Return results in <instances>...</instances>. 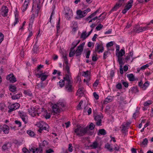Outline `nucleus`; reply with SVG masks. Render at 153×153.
Segmentation results:
<instances>
[{
	"label": "nucleus",
	"instance_id": "1",
	"mask_svg": "<svg viewBox=\"0 0 153 153\" xmlns=\"http://www.w3.org/2000/svg\"><path fill=\"white\" fill-rule=\"evenodd\" d=\"M63 79L65 82V91L69 93L74 92V89L72 85L73 81L71 77L68 74H65Z\"/></svg>",
	"mask_w": 153,
	"mask_h": 153
},
{
	"label": "nucleus",
	"instance_id": "2",
	"mask_svg": "<svg viewBox=\"0 0 153 153\" xmlns=\"http://www.w3.org/2000/svg\"><path fill=\"white\" fill-rule=\"evenodd\" d=\"M90 130L87 127L83 128L78 127L74 131V133L77 136H82L86 134H88Z\"/></svg>",
	"mask_w": 153,
	"mask_h": 153
},
{
	"label": "nucleus",
	"instance_id": "3",
	"mask_svg": "<svg viewBox=\"0 0 153 153\" xmlns=\"http://www.w3.org/2000/svg\"><path fill=\"white\" fill-rule=\"evenodd\" d=\"M36 125L39 128V129L38 130L39 133H41L42 131L43 130H46L48 131H49L48 128L49 127L48 125L44 122L40 121L39 122L37 123Z\"/></svg>",
	"mask_w": 153,
	"mask_h": 153
},
{
	"label": "nucleus",
	"instance_id": "4",
	"mask_svg": "<svg viewBox=\"0 0 153 153\" xmlns=\"http://www.w3.org/2000/svg\"><path fill=\"white\" fill-rule=\"evenodd\" d=\"M19 114L25 124H26L28 122L27 116L26 114L23 111H19Z\"/></svg>",
	"mask_w": 153,
	"mask_h": 153
},
{
	"label": "nucleus",
	"instance_id": "5",
	"mask_svg": "<svg viewBox=\"0 0 153 153\" xmlns=\"http://www.w3.org/2000/svg\"><path fill=\"white\" fill-rule=\"evenodd\" d=\"M103 116L102 114L97 115L94 117V120L96 121V124L97 126H100L102 125V119Z\"/></svg>",
	"mask_w": 153,
	"mask_h": 153
},
{
	"label": "nucleus",
	"instance_id": "6",
	"mask_svg": "<svg viewBox=\"0 0 153 153\" xmlns=\"http://www.w3.org/2000/svg\"><path fill=\"white\" fill-rule=\"evenodd\" d=\"M124 3V0H119V2L116 4L115 6L109 12L111 13L113 11H115L117 10L122 5H123Z\"/></svg>",
	"mask_w": 153,
	"mask_h": 153
},
{
	"label": "nucleus",
	"instance_id": "7",
	"mask_svg": "<svg viewBox=\"0 0 153 153\" xmlns=\"http://www.w3.org/2000/svg\"><path fill=\"white\" fill-rule=\"evenodd\" d=\"M67 11H65L64 15L65 18L68 20H70L73 16L72 11L69 7H67Z\"/></svg>",
	"mask_w": 153,
	"mask_h": 153
},
{
	"label": "nucleus",
	"instance_id": "8",
	"mask_svg": "<svg viewBox=\"0 0 153 153\" xmlns=\"http://www.w3.org/2000/svg\"><path fill=\"white\" fill-rule=\"evenodd\" d=\"M20 106V105L18 103H16L9 105L8 108L9 110L8 112L10 113L13 111H14L17 108H18Z\"/></svg>",
	"mask_w": 153,
	"mask_h": 153
},
{
	"label": "nucleus",
	"instance_id": "9",
	"mask_svg": "<svg viewBox=\"0 0 153 153\" xmlns=\"http://www.w3.org/2000/svg\"><path fill=\"white\" fill-rule=\"evenodd\" d=\"M95 49V51H97L98 53H102L104 50L103 45L102 44H100L98 43H96Z\"/></svg>",
	"mask_w": 153,
	"mask_h": 153
},
{
	"label": "nucleus",
	"instance_id": "10",
	"mask_svg": "<svg viewBox=\"0 0 153 153\" xmlns=\"http://www.w3.org/2000/svg\"><path fill=\"white\" fill-rule=\"evenodd\" d=\"M53 114L59 113L61 111V109H60L57 104L53 105L52 107Z\"/></svg>",
	"mask_w": 153,
	"mask_h": 153
},
{
	"label": "nucleus",
	"instance_id": "11",
	"mask_svg": "<svg viewBox=\"0 0 153 153\" xmlns=\"http://www.w3.org/2000/svg\"><path fill=\"white\" fill-rule=\"evenodd\" d=\"M76 13L77 16L76 17V19H81L85 17L86 15L84 11H82L81 10H78L77 11Z\"/></svg>",
	"mask_w": 153,
	"mask_h": 153
},
{
	"label": "nucleus",
	"instance_id": "12",
	"mask_svg": "<svg viewBox=\"0 0 153 153\" xmlns=\"http://www.w3.org/2000/svg\"><path fill=\"white\" fill-rule=\"evenodd\" d=\"M29 150L33 153H42L43 149L41 148H36L35 147H30L29 148Z\"/></svg>",
	"mask_w": 153,
	"mask_h": 153
},
{
	"label": "nucleus",
	"instance_id": "13",
	"mask_svg": "<svg viewBox=\"0 0 153 153\" xmlns=\"http://www.w3.org/2000/svg\"><path fill=\"white\" fill-rule=\"evenodd\" d=\"M8 12V9L6 6H2L1 12V14L3 17H5L7 16Z\"/></svg>",
	"mask_w": 153,
	"mask_h": 153
},
{
	"label": "nucleus",
	"instance_id": "14",
	"mask_svg": "<svg viewBox=\"0 0 153 153\" xmlns=\"http://www.w3.org/2000/svg\"><path fill=\"white\" fill-rule=\"evenodd\" d=\"M36 75L37 77H40L41 81L43 82L46 79L48 76V75H45L44 73H42L41 72L40 74H36Z\"/></svg>",
	"mask_w": 153,
	"mask_h": 153
},
{
	"label": "nucleus",
	"instance_id": "15",
	"mask_svg": "<svg viewBox=\"0 0 153 153\" xmlns=\"http://www.w3.org/2000/svg\"><path fill=\"white\" fill-rule=\"evenodd\" d=\"M6 79L9 80L10 82L13 83L16 81V78L14 77L13 74H10L6 77Z\"/></svg>",
	"mask_w": 153,
	"mask_h": 153
},
{
	"label": "nucleus",
	"instance_id": "16",
	"mask_svg": "<svg viewBox=\"0 0 153 153\" xmlns=\"http://www.w3.org/2000/svg\"><path fill=\"white\" fill-rule=\"evenodd\" d=\"M28 111L30 114V115L33 117L36 116L37 115H39L38 113H36L35 111L34 108L31 107L28 109Z\"/></svg>",
	"mask_w": 153,
	"mask_h": 153
},
{
	"label": "nucleus",
	"instance_id": "17",
	"mask_svg": "<svg viewBox=\"0 0 153 153\" xmlns=\"http://www.w3.org/2000/svg\"><path fill=\"white\" fill-rule=\"evenodd\" d=\"M58 105V107H59L60 109H61L62 111L63 109H65L66 108V103L64 102H59L56 103Z\"/></svg>",
	"mask_w": 153,
	"mask_h": 153
},
{
	"label": "nucleus",
	"instance_id": "18",
	"mask_svg": "<svg viewBox=\"0 0 153 153\" xmlns=\"http://www.w3.org/2000/svg\"><path fill=\"white\" fill-rule=\"evenodd\" d=\"M142 27H140L139 25H136L134 27L132 32H135L136 33H139L140 32H142Z\"/></svg>",
	"mask_w": 153,
	"mask_h": 153
},
{
	"label": "nucleus",
	"instance_id": "19",
	"mask_svg": "<svg viewBox=\"0 0 153 153\" xmlns=\"http://www.w3.org/2000/svg\"><path fill=\"white\" fill-rule=\"evenodd\" d=\"M1 128L5 134H8L9 132V128L6 125H4Z\"/></svg>",
	"mask_w": 153,
	"mask_h": 153
},
{
	"label": "nucleus",
	"instance_id": "20",
	"mask_svg": "<svg viewBox=\"0 0 153 153\" xmlns=\"http://www.w3.org/2000/svg\"><path fill=\"white\" fill-rule=\"evenodd\" d=\"M125 53L124 50L121 49L120 51L116 53V55L118 57H122Z\"/></svg>",
	"mask_w": 153,
	"mask_h": 153
},
{
	"label": "nucleus",
	"instance_id": "21",
	"mask_svg": "<svg viewBox=\"0 0 153 153\" xmlns=\"http://www.w3.org/2000/svg\"><path fill=\"white\" fill-rule=\"evenodd\" d=\"M30 0H25L23 6V8L22 10L23 12H24L26 10L27 6L30 2Z\"/></svg>",
	"mask_w": 153,
	"mask_h": 153
},
{
	"label": "nucleus",
	"instance_id": "22",
	"mask_svg": "<svg viewBox=\"0 0 153 153\" xmlns=\"http://www.w3.org/2000/svg\"><path fill=\"white\" fill-rule=\"evenodd\" d=\"M126 76L130 81H133L135 80L134 76L132 74H128L126 75Z\"/></svg>",
	"mask_w": 153,
	"mask_h": 153
},
{
	"label": "nucleus",
	"instance_id": "23",
	"mask_svg": "<svg viewBox=\"0 0 153 153\" xmlns=\"http://www.w3.org/2000/svg\"><path fill=\"white\" fill-rule=\"evenodd\" d=\"M36 86L39 89H40L44 88L45 87V85L43 82L41 81L39 83L37 84Z\"/></svg>",
	"mask_w": 153,
	"mask_h": 153
},
{
	"label": "nucleus",
	"instance_id": "24",
	"mask_svg": "<svg viewBox=\"0 0 153 153\" xmlns=\"http://www.w3.org/2000/svg\"><path fill=\"white\" fill-rule=\"evenodd\" d=\"M76 95H78L79 97H81L84 95V92L82 88H79L78 90Z\"/></svg>",
	"mask_w": 153,
	"mask_h": 153
},
{
	"label": "nucleus",
	"instance_id": "25",
	"mask_svg": "<svg viewBox=\"0 0 153 153\" xmlns=\"http://www.w3.org/2000/svg\"><path fill=\"white\" fill-rule=\"evenodd\" d=\"M22 95V94L21 93H18L17 94L13 95L11 97L12 98L13 100H16L19 99Z\"/></svg>",
	"mask_w": 153,
	"mask_h": 153
},
{
	"label": "nucleus",
	"instance_id": "26",
	"mask_svg": "<svg viewBox=\"0 0 153 153\" xmlns=\"http://www.w3.org/2000/svg\"><path fill=\"white\" fill-rule=\"evenodd\" d=\"M87 36V35L86 31H84L82 33L80 38L81 39H82V40H84L88 37V36Z\"/></svg>",
	"mask_w": 153,
	"mask_h": 153
},
{
	"label": "nucleus",
	"instance_id": "27",
	"mask_svg": "<svg viewBox=\"0 0 153 153\" xmlns=\"http://www.w3.org/2000/svg\"><path fill=\"white\" fill-rule=\"evenodd\" d=\"M85 44V42L82 43V44H80L77 47L76 50L78 51H81L82 52L83 51L84 46Z\"/></svg>",
	"mask_w": 153,
	"mask_h": 153
},
{
	"label": "nucleus",
	"instance_id": "28",
	"mask_svg": "<svg viewBox=\"0 0 153 153\" xmlns=\"http://www.w3.org/2000/svg\"><path fill=\"white\" fill-rule=\"evenodd\" d=\"M133 2L132 0H130L128 3V4L125 6V7L129 10L132 6V4Z\"/></svg>",
	"mask_w": 153,
	"mask_h": 153
},
{
	"label": "nucleus",
	"instance_id": "29",
	"mask_svg": "<svg viewBox=\"0 0 153 153\" xmlns=\"http://www.w3.org/2000/svg\"><path fill=\"white\" fill-rule=\"evenodd\" d=\"M35 15L34 14H33L31 15V18L30 19V22L29 23V26L31 25L32 26L33 23L34 21Z\"/></svg>",
	"mask_w": 153,
	"mask_h": 153
},
{
	"label": "nucleus",
	"instance_id": "30",
	"mask_svg": "<svg viewBox=\"0 0 153 153\" xmlns=\"http://www.w3.org/2000/svg\"><path fill=\"white\" fill-rule=\"evenodd\" d=\"M99 134L101 135H105L106 134V132L104 129H100L99 130L98 134Z\"/></svg>",
	"mask_w": 153,
	"mask_h": 153
},
{
	"label": "nucleus",
	"instance_id": "31",
	"mask_svg": "<svg viewBox=\"0 0 153 153\" xmlns=\"http://www.w3.org/2000/svg\"><path fill=\"white\" fill-rule=\"evenodd\" d=\"M24 93L26 95L30 97L32 96V93L30 90H25L24 92Z\"/></svg>",
	"mask_w": 153,
	"mask_h": 153
},
{
	"label": "nucleus",
	"instance_id": "32",
	"mask_svg": "<svg viewBox=\"0 0 153 153\" xmlns=\"http://www.w3.org/2000/svg\"><path fill=\"white\" fill-rule=\"evenodd\" d=\"M75 53V50L74 49V48H71L69 54V56L71 57L73 56Z\"/></svg>",
	"mask_w": 153,
	"mask_h": 153
},
{
	"label": "nucleus",
	"instance_id": "33",
	"mask_svg": "<svg viewBox=\"0 0 153 153\" xmlns=\"http://www.w3.org/2000/svg\"><path fill=\"white\" fill-rule=\"evenodd\" d=\"M26 132L31 137H33L35 135L34 132L30 130H27Z\"/></svg>",
	"mask_w": 153,
	"mask_h": 153
},
{
	"label": "nucleus",
	"instance_id": "34",
	"mask_svg": "<svg viewBox=\"0 0 153 153\" xmlns=\"http://www.w3.org/2000/svg\"><path fill=\"white\" fill-rule=\"evenodd\" d=\"M98 146V144L95 141L90 146L93 149H95L97 148Z\"/></svg>",
	"mask_w": 153,
	"mask_h": 153
},
{
	"label": "nucleus",
	"instance_id": "35",
	"mask_svg": "<svg viewBox=\"0 0 153 153\" xmlns=\"http://www.w3.org/2000/svg\"><path fill=\"white\" fill-rule=\"evenodd\" d=\"M148 143V140L147 138H145L143 139L142 142L140 143V144L141 146L147 145Z\"/></svg>",
	"mask_w": 153,
	"mask_h": 153
},
{
	"label": "nucleus",
	"instance_id": "36",
	"mask_svg": "<svg viewBox=\"0 0 153 153\" xmlns=\"http://www.w3.org/2000/svg\"><path fill=\"white\" fill-rule=\"evenodd\" d=\"M48 144V143L45 140H44L40 145V148H42V149H43V147L47 146Z\"/></svg>",
	"mask_w": 153,
	"mask_h": 153
},
{
	"label": "nucleus",
	"instance_id": "37",
	"mask_svg": "<svg viewBox=\"0 0 153 153\" xmlns=\"http://www.w3.org/2000/svg\"><path fill=\"white\" fill-rule=\"evenodd\" d=\"M133 55V52H131L125 58V59L126 60H128L130 59L132 57Z\"/></svg>",
	"mask_w": 153,
	"mask_h": 153
},
{
	"label": "nucleus",
	"instance_id": "38",
	"mask_svg": "<svg viewBox=\"0 0 153 153\" xmlns=\"http://www.w3.org/2000/svg\"><path fill=\"white\" fill-rule=\"evenodd\" d=\"M149 83L148 81H146L143 85V88H142L143 89L145 90L146 89V88L149 86Z\"/></svg>",
	"mask_w": 153,
	"mask_h": 153
},
{
	"label": "nucleus",
	"instance_id": "39",
	"mask_svg": "<svg viewBox=\"0 0 153 153\" xmlns=\"http://www.w3.org/2000/svg\"><path fill=\"white\" fill-rule=\"evenodd\" d=\"M38 50V47L36 45H34L33 49V52L37 53Z\"/></svg>",
	"mask_w": 153,
	"mask_h": 153
},
{
	"label": "nucleus",
	"instance_id": "40",
	"mask_svg": "<svg viewBox=\"0 0 153 153\" xmlns=\"http://www.w3.org/2000/svg\"><path fill=\"white\" fill-rule=\"evenodd\" d=\"M65 80L61 79L59 82V85L61 88H62L65 85Z\"/></svg>",
	"mask_w": 153,
	"mask_h": 153
},
{
	"label": "nucleus",
	"instance_id": "41",
	"mask_svg": "<svg viewBox=\"0 0 153 153\" xmlns=\"http://www.w3.org/2000/svg\"><path fill=\"white\" fill-rule=\"evenodd\" d=\"M63 58H64V62L66 65L68 64V59L66 55H63Z\"/></svg>",
	"mask_w": 153,
	"mask_h": 153
},
{
	"label": "nucleus",
	"instance_id": "42",
	"mask_svg": "<svg viewBox=\"0 0 153 153\" xmlns=\"http://www.w3.org/2000/svg\"><path fill=\"white\" fill-rule=\"evenodd\" d=\"M118 61L120 66H123V65L124 64V63L123 62L122 58L118 57Z\"/></svg>",
	"mask_w": 153,
	"mask_h": 153
},
{
	"label": "nucleus",
	"instance_id": "43",
	"mask_svg": "<svg viewBox=\"0 0 153 153\" xmlns=\"http://www.w3.org/2000/svg\"><path fill=\"white\" fill-rule=\"evenodd\" d=\"M9 90L10 91L14 92L16 91V87L15 86L10 85V86Z\"/></svg>",
	"mask_w": 153,
	"mask_h": 153
},
{
	"label": "nucleus",
	"instance_id": "44",
	"mask_svg": "<svg viewBox=\"0 0 153 153\" xmlns=\"http://www.w3.org/2000/svg\"><path fill=\"white\" fill-rule=\"evenodd\" d=\"M131 91L132 93H136L138 92H139V90L136 87H133L132 88Z\"/></svg>",
	"mask_w": 153,
	"mask_h": 153
},
{
	"label": "nucleus",
	"instance_id": "45",
	"mask_svg": "<svg viewBox=\"0 0 153 153\" xmlns=\"http://www.w3.org/2000/svg\"><path fill=\"white\" fill-rule=\"evenodd\" d=\"M152 104V102L150 100H148L147 101H146L145 102L143 105L144 106V107H146L150 105H151Z\"/></svg>",
	"mask_w": 153,
	"mask_h": 153
},
{
	"label": "nucleus",
	"instance_id": "46",
	"mask_svg": "<svg viewBox=\"0 0 153 153\" xmlns=\"http://www.w3.org/2000/svg\"><path fill=\"white\" fill-rule=\"evenodd\" d=\"M5 107V105L4 103H1L0 104V109L2 111H4V108Z\"/></svg>",
	"mask_w": 153,
	"mask_h": 153
},
{
	"label": "nucleus",
	"instance_id": "47",
	"mask_svg": "<svg viewBox=\"0 0 153 153\" xmlns=\"http://www.w3.org/2000/svg\"><path fill=\"white\" fill-rule=\"evenodd\" d=\"M15 123L17 125L18 127H20L22 126V124L21 122L19 121L16 120L14 121Z\"/></svg>",
	"mask_w": 153,
	"mask_h": 153
},
{
	"label": "nucleus",
	"instance_id": "48",
	"mask_svg": "<svg viewBox=\"0 0 153 153\" xmlns=\"http://www.w3.org/2000/svg\"><path fill=\"white\" fill-rule=\"evenodd\" d=\"M103 26L100 24L98 25L96 27V29L97 30H100L103 27Z\"/></svg>",
	"mask_w": 153,
	"mask_h": 153
},
{
	"label": "nucleus",
	"instance_id": "49",
	"mask_svg": "<svg viewBox=\"0 0 153 153\" xmlns=\"http://www.w3.org/2000/svg\"><path fill=\"white\" fill-rule=\"evenodd\" d=\"M105 147L108 149L111 152L113 151V149L111 148L110 145L108 143H107L105 145Z\"/></svg>",
	"mask_w": 153,
	"mask_h": 153
},
{
	"label": "nucleus",
	"instance_id": "50",
	"mask_svg": "<svg viewBox=\"0 0 153 153\" xmlns=\"http://www.w3.org/2000/svg\"><path fill=\"white\" fill-rule=\"evenodd\" d=\"M82 52L81 51H78V50H76L75 53H76V56H80L82 54Z\"/></svg>",
	"mask_w": 153,
	"mask_h": 153
},
{
	"label": "nucleus",
	"instance_id": "51",
	"mask_svg": "<svg viewBox=\"0 0 153 153\" xmlns=\"http://www.w3.org/2000/svg\"><path fill=\"white\" fill-rule=\"evenodd\" d=\"M122 80V82L123 86L126 88L128 87V83L127 82H124Z\"/></svg>",
	"mask_w": 153,
	"mask_h": 153
},
{
	"label": "nucleus",
	"instance_id": "52",
	"mask_svg": "<svg viewBox=\"0 0 153 153\" xmlns=\"http://www.w3.org/2000/svg\"><path fill=\"white\" fill-rule=\"evenodd\" d=\"M108 53V51H105L103 53V59H105L107 57V55Z\"/></svg>",
	"mask_w": 153,
	"mask_h": 153
},
{
	"label": "nucleus",
	"instance_id": "53",
	"mask_svg": "<svg viewBox=\"0 0 153 153\" xmlns=\"http://www.w3.org/2000/svg\"><path fill=\"white\" fill-rule=\"evenodd\" d=\"M65 68L66 70L67 71V72L68 73V74H68L70 76V69L68 64L66 65V66H65Z\"/></svg>",
	"mask_w": 153,
	"mask_h": 153
},
{
	"label": "nucleus",
	"instance_id": "54",
	"mask_svg": "<svg viewBox=\"0 0 153 153\" xmlns=\"http://www.w3.org/2000/svg\"><path fill=\"white\" fill-rule=\"evenodd\" d=\"M98 59V58L97 56H95L94 54H93L92 55V60L93 61H96Z\"/></svg>",
	"mask_w": 153,
	"mask_h": 153
},
{
	"label": "nucleus",
	"instance_id": "55",
	"mask_svg": "<svg viewBox=\"0 0 153 153\" xmlns=\"http://www.w3.org/2000/svg\"><path fill=\"white\" fill-rule=\"evenodd\" d=\"M95 126V125L93 123H91L89 126V128L92 130L94 128Z\"/></svg>",
	"mask_w": 153,
	"mask_h": 153
},
{
	"label": "nucleus",
	"instance_id": "56",
	"mask_svg": "<svg viewBox=\"0 0 153 153\" xmlns=\"http://www.w3.org/2000/svg\"><path fill=\"white\" fill-rule=\"evenodd\" d=\"M149 27L147 26H146L144 27H142V31H144L147 30L149 28Z\"/></svg>",
	"mask_w": 153,
	"mask_h": 153
},
{
	"label": "nucleus",
	"instance_id": "57",
	"mask_svg": "<svg viewBox=\"0 0 153 153\" xmlns=\"http://www.w3.org/2000/svg\"><path fill=\"white\" fill-rule=\"evenodd\" d=\"M60 18H59L58 22L57 24L56 27H57V32L58 33V31L59 29V23H60Z\"/></svg>",
	"mask_w": 153,
	"mask_h": 153
},
{
	"label": "nucleus",
	"instance_id": "58",
	"mask_svg": "<svg viewBox=\"0 0 153 153\" xmlns=\"http://www.w3.org/2000/svg\"><path fill=\"white\" fill-rule=\"evenodd\" d=\"M116 88L119 89H121L122 88V85L120 83H118L116 85Z\"/></svg>",
	"mask_w": 153,
	"mask_h": 153
},
{
	"label": "nucleus",
	"instance_id": "59",
	"mask_svg": "<svg viewBox=\"0 0 153 153\" xmlns=\"http://www.w3.org/2000/svg\"><path fill=\"white\" fill-rule=\"evenodd\" d=\"M113 45V42L112 41H111L108 43L106 44V47H109Z\"/></svg>",
	"mask_w": 153,
	"mask_h": 153
},
{
	"label": "nucleus",
	"instance_id": "60",
	"mask_svg": "<svg viewBox=\"0 0 153 153\" xmlns=\"http://www.w3.org/2000/svg\"><path fill=\"white\" fill-rule=\"evenodd\" d=\"M4 37L3 34L1 33H0V44L3 40Z\"/></svg>",
	"mask_w": 153,
	"mask_h": 153
},
{
	"label": "nucleus",
	"instance_id": "61",
	"mask_svg": "<svg viewBox=\"0 0 153 153\" xmlns=\"http://www.w3.org/2000/svg\"><path fill=\"white\" fill-rule=\"evenodd\" d=\"M32 35H33L32 32L31 31L29 33V34L27 37V38L26 40L27 41H29L30 39V38L32 36Z\"/></svg>",
	"mask_w": 153,
	"mask_h": 153
},
{
	"label": "nucleus",
	"instance_id": "62",
	"mask_svg": "<svg viewBox=\"0 0 153 153\" xmlns=\"http://www.w3.org/2000/svg\"><path fill=\"white\" fill-rule=\"evenodd\" d=\"M91 51H88L86 52V58H89V56L91 53Z\"/></svg>",
	"mask_w": 153,
	"mask_h": 153
},
{
	"label": "nucleus",
	"instance_id": "63",
	"mask_svg": "<svg viewBox=\"0 0 153 153\" xmlns=\"http://www.w3.org/2000/svg\"><path fill=\"white\" fill-rule=\"evenodd\" d=\"M22 151L24 153H30L29 151L25 148H23Z\"/></svg>",
	"mask_w": 153,
	"mask_h": 153
},
{
	"label": "nucleus",
	"instance_id": "64",
	"mask_svg": "<svg viewBox=\"0 0 153 153\" xmlns=\"http://www.w3.org/2000/svg\"><path fill=\"white\" fill-rule=\"evenodd\" d=\"M68 150L70 152H72L73 151V147L71 144H69V145Z\"/></svg>",
	"mask_w": 153,
	"mask_h": 153
}]
</instances>
